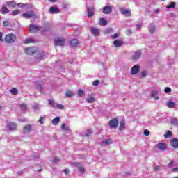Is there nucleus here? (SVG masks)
<instances>
[{
  "label": "nucleus",
  "mask_w": 178,
  "mask_h": 178,
  "mask_svg": "<svg viewBox=\"0 0 178 178\" xmlns=\"http://www.w3.org/2000/svg\"><path fill=\"white\" fill-rule=\"evenodd\" d=\"M74 165L76 166V168H79V172H81V173H84V172H85L84 168L83 166H81V163H75Z\"/></svg>",
  "instance_id": "17"
},
{
  "label": "nucleus",
  "mask_w": 178,
  "mask_h": 178,
  "mask_svg": "<svg viewBox=\"0 0 178 178\" xmlns=\"http://www.w3.org/2000/svg\"><path fill=\"white\" fill-rule=\"evenodd\" d=\"M136 28L140 30V29H141V24H137L136 25Z\"/></svg>",
  "instance_id": "62"
},
{
  "label": "nucleus",
  "mask_w": 178,
  "mask_h": 178,
  "mask_svg": "<svg viewBox=\"0 0 178 178\" xmlns=\"http://www.w3.org/2000/svg\"><path fill=\"white\" fill-rule=\"evenodd\" d=\"M7 127L9 129L10 131L16 130V124L13 122H9L7 124Z\"/></svg>",
  "instance_id": "16"
},
{
  "label": "nucleus",
  "mask_w": 178,
  "mask_h": 178,
  "mask_svg": "<svg viewBox=\"0 0 178 178\" xmlns=\"http://www.w3.org/2000/svg\"><path fill=\"white\" fill-rule=\"evenodd\" d=\"M36 88L40 91V92H42V85L38 82H36L35 83Z\"/></svg>",
  "instance_id": "28"
},
{
  "label": "nucleus",
  "mask_w": 178,
  "mask_h": 178,
  "mask_svg": "<svg viewBox=\"0 0 178 178\" xmlns=\"http://www.w3.org/2000/svg\"><path fill=\"white\" fill-rule=\"evenodd\" d=\"M153 98H154L155 101H159V97L158 96H154Z\"/></svg>",
  "instance_id": "60"
},
{
  "label": "nucleus",
  "mask_w": 178,
  "mask_h": 178,
  "mask_svg": "<svg viewBox=\"0 0 178 178\" xmlns=\"http://www.w3.org/2000/svg\"><path fill=\"white\" fill-rule=\"evenodd\" d=\"M43 58H44V54H38V56H36V58H37L38 60H42Z\"/></svg>",
  "instance_id": "40"
},
{
  "label": "nucleus",
  "mask_w": 178,
  "mask_h": 178,
  "mask_svg": "<svg viewBox=\"0 0 178 178\" xmlns=\"http://www.w3.org/2000/svg\"><path fill=\"white\" fill-rule=\"evenodd\" d=\"M62 130H65V131L69 130V127H66L65 124H63L61 126Z\"/></svg>",
  "instance_id": "44"
},
{
  "label": "nucleus",
  "mask_w": 178,
  "mask_h": 178,
  "mask_svg": "<svg viewBox=\"0 0 178 178\" xmlns=\"http://www.w3.org/2000/svg\"><path fill=\"white\" fill-rule=\"evenodd\" d=\"M70 171L69 170V169H65L64 170V173H65V175H69V172H70Z\"/></svg>",
  "instance_id": "57"
},
{
  "label": "nucleus",
  "mask_w": 178,
  "mask_h": 178,
  "mask_svg": "<svg viewBox=\"0 0 178 178\" xmlns=\"http://www.w3.org/2000/svg\"><path fill=\"white\" fill-rule=\"evenodd\" d=\"M31 42H33V40L32 39H26L24 41V44H31Z\"/></svg>",
  "instance_id": "46"
},
{
  "label": "nucleus",
  "mask_w": 178,
  "mask_h": 178,
  "mask_svg": "<svg viewBox=\"0 0 178 178\" xmlns=\"http://www.w3.org/2000/svg\"><path fill=\"white\" fill-rule=\"evenodd\" d=\"M65 97L67 98H72V97H74V93H73V92L72 90H68L66 93H65Z\"/></svg>",
  "instance_id": "26"
},
{
  "label": "nucleus",
  "mask_w": 178,
  "mask_h": 178,
  "mask_svg": "<svg viewBox=\"0 0 178 178\" xmlns=\"http://www.w3.org/2000/svg\"><path fill=\"white\" fill-rule=\"evenodd\" d=\"M40 30H41V27L38 25H29V31H31V33H37V31H40Z\"/></svg>",
  "instance_id": "4"
},
{
  "label": "nucleus",
  "mask_w": 178,
  "mask_h": 178,
  "mask_svg": "<svg viewBox=\"0 0 178 178\" xmlns=\"http://www.w3.org/2000/svg\"><path fill=\"white\" fill-rule=\"evenodd\" d=\"M156 147L158 149H160V151H166V148H168V146L163 143H158Z\"/></svg>",
  "instance_id": "7"
},
{
  "label": "nucleus",
  "mask_w": 178,
  "mask_h": 178,
  "mask_svg": "<svg viewBox=\"0 0 178 178\" xmlns=\"http://www.w3.org/2000/svg\"><path fill=\"white\" fill-rule=\"evenodd\" d=\"M20 108H21L22 111H26V109H27V104H21Z\"/></svg>",
  "instance_id": "41"
},
{
  "label": "nucleus",
  "mask_w": 178,
  "mask_h": 178,
  "mask_svg": "<svg viewBox=\"0 0 178 178\" xmlns=\"http://www.w3.org/2000/svg\"><path fill=\"white\" fill-rule=\"evenodd\" d=\"M118 33H115V34H114V35H112V38H113V40H116V38H118Z\"/></svg>",
  "instance_id": "55"
},
{
  "label": "nucleus",
  "mask_w": 178,
  "mask_h": 178,
  "mask_svg": "<svg viewBox=\"0 0 178 178\" xmlns=\"http://www.w3.org/2000/svg\"><path fill=\"white\" fill-rule=\"evenodd\" d=\"M31 125H26L24 127V133H30L31 131Z\"/></svg>",
  "instance_id": "25"
},
{
  "label": "nucleus",
  "mask_w": 178,
  "mask_h": 178,
  "mask_svg": "<svg viewBox=\"0 0 178 178\" xmlns=\"http://www.w3.org/2000/svg\"><path fill=\"white\" fill-rule=\"evenodd\" d=\"M140 72V67L137 65H134L131 68V74H137Z\"/></svg>",
  "instance_id": "12"
},
{
  "label": "nucleus",
  "mask_w": 178,
  "mask_h": 178,
  "mask_svg": "<svg viewBox=\"0 0 178 178\" xmlns=\"http://www.w3.org/2000/svg\"><path fill=\"white\" fill-rule=\"evenodd\" d=\"M53 162H59V158L58 157H54L53 159Z\"/></svg>",
  "instance_id": "56"
},
{
  "label": "nucleus",
  "mask_w": 178,
  "mask_h": 178,
  "mask_svg": "<svg viewBox=\"0 0 178 178\" xmlns=\"http://www.w3.org/2000/svg\"><path fill=\"white\" fill-rule=\"evenodd\" d=\"M149 33H151L152 34L155 33V25L152 24L149 26Z\"/></svg>",
  "instance_id": "32"
},
{
  "label": "nucleus",
  "mask_w": 178,
  "mask_h": 178,
  "mask_svg": "<svg viewBox=\"0 0 178 178\" xmlns=\"http://www.w3.org/2000/svg\"><path fill=\"white\" fill-rule=\"evenodd\" d=\"M6 6H8L9 9H13V8L16 7V2H15L14 1H8L6 3Z\"/></svg>",
  "instance_id": "13"
},
{
  "label": "nucleus",
  "mask_w": 178,
  "mask_h": 178,
  "mask_svg": "<svg viewBox=\"0 0 178 178\" xmlns=\"http://www.w3.org/2000/svg\"><path fill=\"white\" fill-rule=\"evenodd\" d=\"M86 101L88 102V104H92V102L95 101V98L93 96H89Z\"/></svg>",
  "instance_id": "29"
},
{
  "label": "nucleus",
  "mask_w": 178,
  "mask_h": 178,
  "mask_svg": "<svg viewBox=\"0 0 178 178\" xmlns=\"http://www.w3.org/2000/svg\"><path fill=\"white\" fill-rule=\"evenodd\" d=\"M10 92L13 95H16V94H17V89L14 88L11 89Z\"/></svg>",
  "instance_id": "42"
},
{
  "label": "nucleus",
  "mask_w": 178,
  "mask_h": 178,
  "mask_svg": "<svg viewBox=\"0 0 178 178\" xmlns=\"http://www.w3.org/2000/svg\"><path fill=\"white\" fill-rule=\"evenodd\" d=\"M90 30L95 37H98V35H99V29L92 26L90 28Z\"/></svg>",
  "instance_id": "6"
},
{
  "label": "nucleus",
  "mask_w": 178,
  "mask_h": 178,
  "mask_svg": "<svg viewBox=\"0 0 178 178\" xmlns=\"http://www.w3.org/2000/svg\"><path fill=\"white\" fill-rule=\"evenodd\" d=\"M59 12H60V10H59V8L57 7H51L49 9V13H59Z\"/></svg>",
  "instance_id": "20"
},
{
  "label": "nucleus",
  "mask_w": 178,
  "mask_h": 178,
  "mask_svg": "<svg viewBox=\"0 0 178 178\" xmlns=\"http://www.w3.org/2000/svg\"><path fill=\"white\" fill-rule=\"evenodd\" d=\"M172 91V89L169 87H167L165 88V92H166L167 94L170 92Z\"/></svg>",
  "instance_id": "47"
},
{
  "label": "nucleus",
  "mask_w": 178,
  "mask_h": 178,
  "mask_svg": "<svg viewBox=\"0 0 178 178\" xmlns=\"http://www.w3.org/2000/svg\"><path fill=\"white\" fill-rule=\"evenodd\" d=\"M173 163H175V161H171L168 163V166H169V167L173 166Z\"/></svg>",
  "instance_id": "58"
},
{
  "label": "nucleus",
  "mask_w": 178,
  "mask_h": 178,
  "mask_svg": "<svg viewBox=\"0 0 178 178\" xmlns=\"http://www.w3.org/2000/svg\"><path fill=\"white\" fill-rule=\"evenodd\" d=\"M22 16H23V17H25L26 19H30L31 17H35L36 14L34 11L29 10L26 13L22 14Z\"/></svg>",
  "instance_id": "3"
},
{
  "label": "nucleus",
  "mask_w": 178,
  "mask_h": 178,
  "mask_svg": "<svg viewBox=\"0 0 178 178\" xmlns=\"http://www.w3.org/2000/svg\"><path fill=\"white\" fill-rule=\"evenodd\" d=\"M65 40L63 38H58L54 40V44L58 47H63L65 45Z\"/></svg>",
  "instance_id": "2"
},
{
  "label": "nucleus",
  "mask_w": 178,
  "mask_h": 178,
  "mask_svg": "<svg viewBox=\"0 0 178 178\" xmlns=\"http://www.w3.org/2000/svg\"><path fill=\"white\" fill-rule=\"evenodd\" d=\"M111 144H112V140L111 139H104L100 143V145H102V147H107L108 145H111Z\"/></svg>",
  "instance_id": "10"
},
{
  "label": "nucleus",
  "mask_w": 178,
  "mask_h": 178,
  "mask_svg": "<svg viewBox=\"0 0 178 178\" xmlns=\"http://www.w3.org/2000/svg\"><path fill=\"white\" fill-rule=\"evenodd\" d=\"M49 104L50 106H51L53 108H55V106L56 104H55V102L52 99H49Z\"/></svg>",
  "instance_id": "34"
},
{
  "label": "nucleus",
  "mask_w": 178,
  "mask_h": 178,
  "mask_svg": "<svg viewBox=\"0 0 178 178\" xmlns=\"http://www.w3.org/2000/svg\"><path fill=\"white\" fill-rule=\"evenodd\" d=\"M92 134V130L91 129H88L87 130V133L85 134V136L86 137H88L90 136V134Z\"/></svg>",
  "instance_id": "45"
},
{
  "label": "nucleus",
  "mask_w": 178,
  "mask_h": 178,
  "mask_svg": "<svg viewBox=\"0 0 178 178\" xmlns=\"http://www.w3.org/2000/svg\"><path fill=\"white\" fill-rule=\"evenodd\" d=\"M176 6V2L172 1L169 5L166 6V9H172Z\"/></svg>",
  "instance_id": "27"
},
{
  "label": "nucleus",
  "mask_w": 178,
  "mask_h": 178,
  "mask_svg": "<svg viewBox=\"0 0 178 178\" xmlns=\"http://www.w3.org/2000/svg\"><path fill=\"white\" fill-rule=\"evenodd\" d=\"M20 13V10H14L11 15H13V16H16V15H19Z\"/></svg>",
  "instance_id": "39"
},
{
  "label": "nucleus",
  "mask_w": 178,
  "mask_h": 178,
  "mask_svg": "<svg viewBox=\"0 0 178 178\" xmlns=\"http://www.w3.org/2000/svg\"><path fill=\"white\" fill-rule=\"evenodd\" d=\"M110 127H118V124H119V120L116 118H113L109 122Z\"/></svg>",
  "instance_id": "9"
},
{
  "label": "nucleus",
  "mask_w": 178,
  "mask_h": 178,
  "mask_svg": "<svg viewBox=\"0 0 178 178\" xmlns=\"http://www.w3.org/2000/svg\"><path fill=\"white\" fill-rule=\"evenodd\" d=\"M122 45H123V41L117 39L114 41V47H116L118 48L122 47Z\"/></svg>",
  "instance_id": "15"
},
{
  "label": "nucleus",
  "mask_w": 178,
  "mask_h": 178,
  "mask_svg": "<svg viewBox=\"0 0 178 178\" xmlns=\"http://www.w3.org/2000/svg\"><path fill=\"white\" fill-rule=\"evenodd\" d=\"M65 106L62 104H56L54 109H63Z\"/></svg>",
  "instance_id": "37"
},
{
  "label": "nucleus",
  "mask_w": 178,
  "mask_h": 178,
  "mask_svg": "<svg viewBox=\"0 0 178 178\" xmlns=\"http://www.w3.org/2000/svg\"><path fill=\"white\" fill-rule=\"evenodd\" d=\"M154 170H156V171L161 170V167H159L158 165H155L154 167Z\"/></svg>",
  "instance_id": "52"
},
{
  "label": "nucleus",
  "mask_w": 178,
  "mask_h": 178,
  "mask_svg": "<svg viewBox=\"0 0 178 178\" xmlns=\"http://www.w3.org/2000/svg\"><path fill=\"white\" fill-rule=\"evenodd\" d=\"M171 124H174L175 126L178 124V119L177 118H172L171 119Z\"/></svg>",
  "instance_id": "33"
},
{
  "label": "nucleus",
  "mask_w": 178,
  "mask_h": 178,
  "mask_svg": "<svg viewBox=\"0 0 178 178\" xmlns=\"http://www.w3.org/2000/svg\"><path fill=\"white\" fill-rule=\"evenodd\" d=\"M170 144L173 148H178V139L173 138L171 140Z\"/></svg>",
  "instance_id": "14"
},
{
  "label": "nucleus",
  "mask_w": 178,
  "mask_h": 178,
  "mask_svg": "<svg viewBox=\"0 0 178 178\" xmlns=\"http://www.w3.org/2000/svg\"><path fill=\"white\" fill-rule=\"evenodd\" d=\"M26 54L27 55H33L37 52V47H29L25 49Z\"/></svg>",
  "instance_id": "5"
},
{
  "label": "nucleus",
  "mask_w": 178,
  "mask_h": 178,
  "mask_svg": "<svg viewBox=\"0 0 178 178\" xmlns=\"http://www.w3.org/2000/svg\"><path fill=\"white\" fill-rule=\"evenodd\" d=\"M92 84L95 86H98L99 84V80H95Z\"/></svg>",
  "instance_id": "51"
},
{
  "label": "nucleus",
  "mask_w": 178,
  "mask_h": 178,
  "mask_svg": "<svg viewBox=\"0 0 178 178\" xmlns=\"http://www.w3.org/2000/svg\"><path fill=\"white\" fill-rule=\"evenodd\" d=\"M16 35L10 33L6 35L5 41L6 42H8V44H12V42H15V41H16Z\"/></svg>",
  "instance_id": "1"
},
{
  "label": "nucleus",
  "mask_w": 178,
  "mask_h": 178,
  "mask_svg": "<svg viewBox=\"0 0 178 178\" xmlns=\"http://www.w3.org/2000/svg\"><path fill=\"white\" fill-rule=\"evenodd\" d=\"M26 5H27V4L19 3L17 4V6H18V8H24V6H26Z\"/></svg>",
  "instance_id": "49"
},
{
  "label": "nucleus",
  "mask_w": 178,
  "mask_h": 178,
  "mask_svg": "<svg viewBox=\"0 0 178 178\" xmlns=\"http://www.w3.org/2000/svg\"><path fill=\"white\" fill-rule=\"evenodd\" d=\"M45 120V116H41L40 119L38 120L40 124H44V121Z\"/></svg>",
  "instance_id": "35"
},
{
  "label": "nucleus",
  "mask_w": 178,
  "mask_h": 178,
  "mask_svg": "<svg viewBox=\"0 0 178 178\" xmlns=\"http://www.w3.org/2000/svg\"><path fill=\"white\" fill-rule=\"evenodd\" d=\"M158 90H153V91H152V92H151V96L152 97H156V95H158Z\"/></svg>",
  "instance_id": "43"
},
{
  "label": "nucleus",
  "mask_w": 178,
  "mask_h": 178,
  "mask_svg": "<svg viewBox=\"0 0 178 178\" xmlns=\"http://www.w3.org/2000/svg\"><path fill=\"white\" fill-rule=\"evenodd\" d=\"M70 45H71V47H74L79 45V40H77V39L72 40L70 42Z\"/></svg>",
  "instance_id": "19"
},
{
  "label": "nucleus",
  "mask_w": 178,
  "mask_h": 178,
  "mask_svg": "<svg viewBox=\"0 0 178 178\" xmlns=\"http://www.w3.org/2000/svg\"><path fill=\"white\" fill-rule=\"evenodd\" d=\"M126 126V122H124V120H121L120 121V127H119V130L122 131L123 130V129H124Z\"/></svg>",
  "instance_id": "30"
},
{
  "label": "nucleus",
  "mask_w": 178,
  "mask_h": 178,
  "mask_svg": "<svg viewBox=\"0 0 178 178\" xmlns=\"http://www.w3.org/2000/svg\"><path fill=\"white\" fill-rule=\"evenodd\" d=\"M94 16V8H88V17H92Z\"/></svg>",
  "instance_id": "18"
},
{
  "label": "nucleus",
  "mask_w": 178,
  "mask_h": 178,
  "mask_svg": "<svg viewBox=\"0 0 178 178\" xmlns=\"http://www.w3.org/2000/svg\"><path fill=\"white\" fill-rule=\"evenodd\" d=\"M84 95V91H83V90L80 89L78 90V96L81 97H83Z\"/></svg>",
  "instance_id": "38"
},
{
  "label": "nucleus",
  "mask_w": 178,
  "mask_h": 178,
  "mask_svg": "<svg viewBox=\"0 0 178 178\" xmlns=\"http://www.w3.org/2000/svg\"><path fill=\"white\" fill-rule=\"evenodd\" d=\"M131 29H127V35H131Z\"/></svg>",
  "instance_id": "54"
},
{
  "label": "nucleus",
  "mask_w": 178,
  "mask_h": 178,
  "mask_svg": "<svg viewBox=\"0 0 178 178\" xmlns=\"http://www.w3.org/2000/svg\"><path fill=\"white\" fill-rule=\"evenodd\" d=\"M154 13H159V9L154 10Z\"/></svg>",
  "instance_id": "64"
},
{
  "label": "nucleus",
  "mask_w": 178,
  "mask_h": 178,
  "mask_svg": "<svg viewBox=\"0 0 178 178\" xmlns=\"http://www.w3.org/2000/svg\"><path fill=\"white\" fill-rule=\"evenodd\" d=\"M33 109H38V105L33 106Z\"/></svg>",
  "instance_id": "63"
},
{
  "label": "nucleus",
  "mask_w": 178,
  "mask_h": 178,
  "mask_svg": "<svg viewBox=\"0 0 178 178\" xmlns=\"http://www.w3.org/2000/svg\"><path fill=\"white\" fill-rule=\"evenodd\" d=\"M167 106L168 108H175V106H176V103L173 102H167Z\"/></svg>",
  "instance_id": "31"
},
{
  "label": "nucleus",
  "mask_w": 178,
  "mask_h": 178,
  "mask_svg": "<svg viewBox=\"0 0 178 178\" xmlns=\"http://www.w3.org/2000/svg\"><path fill=\"white\" fill-rule=\"evenodd\" d=\"M103 13H104V15L112 13V7H111V6H106L103 8Z\"/></svg>",
  "instance_id": "11"
},
{
  "label": "nucleus",
  "mask_w": 178,
  "mask_h": 178,
  "mask_svg": "<svg viewBox=\"0 0 178 178\" xmlns=\"http://www.w3.org/2000/svg\"><path fill=\"white\" fill-rule=\"evenodd\" d=\"M9 22L8 21H4L3 22V26H4V27H7V26H8Z\"/></svg>",
  "instance_id": "53"
},
{
  "label": "nucleus",
  "mask_w": 178,
  "mask_h": 178,
  "mask_svg": "<svg viewBox=\"0 0 178 178\" xmlns=\"http://www.w3.org/2000/svg\"><path fill=\"white\" fill-rule=\"evenodd\" d=\"M172 172H178V167L172 168Z\"/></svg>",
  "instance_id": "59"
},
{
  "label": "nucleus",
  "mask_w": 178,
  "mask_h": 178,
  "mask_svg": "<svg viewBox=\"0 0 178 178\" xmlns=\"http://www.w3.org/2000/svg\"><path fill=\"white\" fill-rule=\"evenodd\" d=\"M3 33L2 32H0V41H3V39H2Z\"/></svg>",
  "instance_id": "61"
},
{
  "label": "nucleus",
  "mask_w": 178,
  "mask_h": 178,
  "mask_svg": "<svg viewBox=\"0 0 178 178\" xmlns=\"http://www.w3.org/2000/svg\"><path fill=\"white\" fill-rule=\"evenodd\" d=\"M59 122H60V117H56V118L53 119L52 124L54 126H58V124H59Z\"/></svg>",
  "instance_id": "21"
},
{
  "label": "nucleus",
  "mask_w": 178,
  "mask_h": 178,
  "mask_svg": "<svg viewBox=\"0 0 178 178\" xmlns=\"http://www.w3.org/2000/svg\"><path fill=\"white\" fill-rule=\"evenodd\" d=\"M149 134H150L149 131H148L147 129L144 130V135L145 136H149Z\"/></svg>",
  "instance_id": "48"
},
{
  "label": "nucleus",
  "mask_w": 178,
  "mask_h": 178,
  "mask_svg": "<svg viewBox=\"0 0 178 178\" xmlns=\"http://www.w3.org/2000/svg\"><path fill=\"white\" fill-rule=\"evenodd\" d=\"M165 138H169V137H172V131H168L166 134L164 135Z\"/></svg>",
  "instance_id": "36"
},
{
  "label": "nucleus",
  "mask_w": 178,
  "mask_h": 178,
  "mask_svg": "<svg viewBox=\"0 0 178 178\" xmlns=\"http://www.w3.org/2000/svg\"><path fill=\"white\" fill-rule=\"evenodd\" d=\"M1 12L3 14H6V13H9V9H8V8L6 7V6L3 5L1 9Z\"/></svg>",
  "instance_id": "24"
},
{
  "label": "nucleus",
  "mask_w": 178,
  "mask_h": 178,
  "mask_svg": "<svg viewBox=\"0 0 178 178\" xmlns=\"http://www.w3.org/2000/svg\"><path fill=\"white\" fill-rule=\"evenodd\" d=\"M99 24H100V26H106V24H108V21L104 19V18H100L99 20Z\"/></svg>",
  "instance_id": "23"
},
{
  "label": "nucleus",
  "mask_w": 178,
  "mask_h": 178,
  "mask_svg": "<svg viewBox=\"0 0 178 178\" xmlns=\"http://www.w3.org/2000/svg\"><path fill=\"white\" fill-rule=\"evenodd\" d=\"M147 71H143L141 74H140V76L141 77H145V76H147Z\"/></svg>",
  "instance_id": "50"
},
{
  "label": "nucleus",
  "mask_w": 178,
  "mask_h": 178,
  "mask_svg": "<svg viewBox=\"0 0 178 178\" xmlns=\"http://www.w3.org/2000/svg\"><path fill=\"white\" fill-rule=\"evenodd\" d=\"M120 10L122 15H123L124 16H131V12L130 11V10H127L125 8H121Z\"/></svg>",
  "instance_id": "8"
},
{
  "label": "nucleus",
  "mask_w": 178,
  "mask_h": 178,
  "mask_svg": "<svg viewBox=\"0 0 178 178\" xmlns=\"http://www.w3.org/2000/svg\"><path fill=\"white\" fill-rule=\"evenodd\" d=\"M140 56H141V51L139 50V51H137L135 52V54L132 58H133V59L136 60V59L140 58Z\"/></svg>",
  "instance_id": "22"
}]
</instances>
